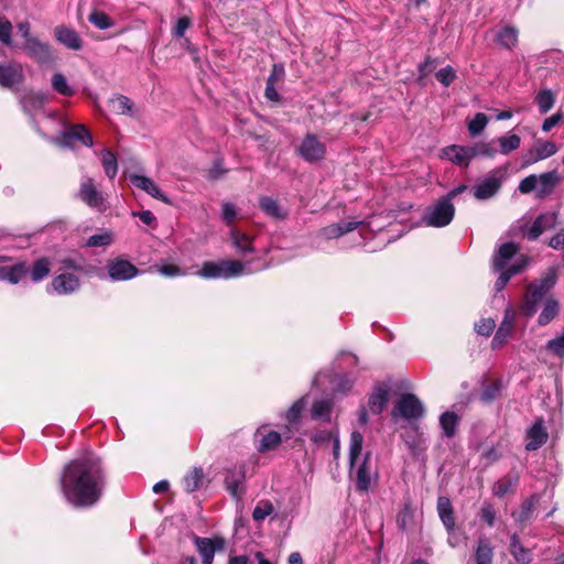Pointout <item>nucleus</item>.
<instances>
[{
	"instance_id": "72a5a7b5",
	"label": "nucleus",
	"mask_w": 564,
	"mask_h": 564,
	"mask_svg": "<svg viewBox=\"0 0 564 564\" xmlns=\"http://www.w3.org/2000/svg\"><path fill=\"white\" fill-rule=\"evenodd\" d=\"M494 560V547L490 542L480 538L475 549V562L476 564H492Z\"/></svg>"
},
{
	"instance_id": "ea45409f",
	"label": "nucleus",
	"mask_w": 564,
	"mask_h": 564,
	"mask_svg": "<svg viewBox=\"0 0 564 564\" xmlns=\"http://www.w3.org/2000/svg\"><path fill=\"white\" fill-rule=\"evenodd\" d=\"M339 435L338 426L335 425L330 430H315L311 433V441L317 446L328 445L336 436Z\"/></svg>"
},
{
	"instance_id": "423d86ee",
	"label": "nucleus",
	"mask_w": 564,
	"mask_h": 564,
	"mask_svg": "<svg viewBox=\"0 0 564 564\" xmlns=\"http://www.w3.org/2000/svg\"><path fill=\"white\" fill-rule=\"evenodd\" d=\"M505 171L501 167L490 171L474 187V196L478 200H487L494 197L501 188Z\"/></svg>"
},
{
	"instance_id": "c756f323",
	"label": "nucleus",
	"mask_w": 564,
	"mask_h": 564,
	"mask_svg": "<svg viewBox=\"0 0 564 564\" xmlns=\"http://www.w3.org/2000/svg\"><path fill=\"white\" fill-rule=\"evenodd\" d=\"M560 313V303L553 297L549 296L545 299L543 308L538 317V324L540 326L549 325Z\"/></svg>"
},
{
	"instance_id": "f03ea898",
	"label": "nucleus",
	"mask_w": 564,
	"mask_h": 564,
	"mask_svg": "<svg viewBox=\"0 0 564 564\" xmlns=\"http://www.w3.org/2000/svg\"><path fill=\"white\" fill-rule=\"evenodd\" d=\"M364 436L358 431H352L349 442V464L350 470L356 476V488L359 491H368L372 480L376 478V471L371 465V454L367 452L362 455Z\"/></svg>"
},
{
	"instance_id": "cd10ccee",
	"label": "nucleus",
	"mask_w": 564,
	"mask_h": 564,
	"mask_svg": "<svg viewBox=\"0 0 564 564\" xmlns=\"http://www.w3.org/2000/svg\"><path fill=\"white\" fill-rule=\"evenodd\" d=\"M437 512L447 532H454L455 519L452 503L447 497H440L437 499Z\"/></svg>"
},
{
	"instance_id": "7c9ffc66",
	"label": "nucleus",
	"mask_w": 564,
	"mask_h": 564,
	"mask_svg": "<svg viewBox=\"0 0 564 564\" xmlns=\"http://www.w3.org/2000/svg\"><path fill=\"white\" fill-rule=\"evenodd\" d=\"M46 102L47 96L43 93L30 91L26 93L21 99L24 111L31 115L41 110Z\"/></svg>"
},
{
	"instance_id": "37998d69",
	"label": "nucleus",
	"mask_w": 564,
	"mask_h": 564,
	"mask_svg": "<svg viewBox=\"0 0 564 564\" xmlns=\"http://www.w3.org/2000/svg\"><path fill=\"white\" fill-rule=\"evenodd\" d=\"M61 264L64 269L74 270L85 274L93 272V267L87 265L82 257H66L61 260Z\"/></svg>"
},
{
	"instance_id": "de8ad7c7",
	"label": "nucleus",
	"mask_w": 564,
	"mask_h": 564,
	"mask_svg": "<svg viewBox=\"0 0 564 564\" xmlns=\"http://www.w3.org/2000/svg\"><path fill=\"white\" fill-rule=\"evenodd\" d=\"M496 140L490 142H479L470 148L474 158L481 155L487 158H494L499 151L495 148Z\"/></svg>"
},
{
	"instance_id": "79ce46f5",
	"label": "nucleus",
	"mask_w": 564,
	"mask_h": 564,
	"mask_svg": "<svg viewBox=\"0 0 564 564\" xmlns=\"http://www.w3.org/2000/svg\"><path fill=\"white\" fill-rule=\"evenodd\" d=\"M518 476H506L501 479H499L497 482H495L492 487V492L495 496L501 498L506 496L508 492L513 490V488L518 484Z\"/></svg>"
},
{
	"instance_id": "052dcab7",
	"label": "nucleus",
	"mask_w": 564,
	"mask_h": 564,
	"mask_svg": "<svg viewBox=\"0 0 564 564\" xmlns=\"http://www.w3.org/2000/svg\"><path fill=\"white\" fill-rule=\"evenodd\" d=\"M496 327V322L492 318H482L475 324V330L481 336H490Z\"/></svg>"
},
{
	"instance_id": "680f3d73",
	"label": "nucleus",
	"mask_w": 564,
	"mask_h": 564,
	"mask_svg": "<svg viewBox=\"0 0 564 564\" xmlns=\"http://www.w3.org/2000/svg\"><path fill=\"white\" fill-rule=\"evenodd\" d=\"M538 187V175L531 174L524 177L519 184V191L522 194H529L532 191H536Z\"/></svg>"
},
{
	"instance_id": "20e7f679",
	"label": "nucleus",
	"mask_w": 564,
	"mask_h": 564,
	"mask_svg": "<svg viewBox=\"0 0 564 564\" xmlns=\"http://www.w3.org/2000/svg\"><path fill=\"white\" fill-rule=\"evenodd\" d=\"M249 262L238 260L206 261L202 264L198 275L204 279H231L253 271L248 268Z\"/></svg>"
},
{
	"instance_id": "c85d7f7f",
	"label": "nucleus",
	"mask_w": 564,
	"mask_h": 564,
	"mask_svg": "<svg viewBox=\"0 0 564 564\" xmlns=\"http://www.w3.org/2000/svg\"><path fill=\"white\" fill-rule=\"evenodd\" d=\"M334 408L333 400L322 399L312 404L311 417L316 421L330 422Z\"/></svg>"
},
{
	"instance_id": "49530a36",
	"label": "nucleus",
	"mask_w": 564,
	"mask_h": 564,
	"mask_svg": "<svg viewBox=\"0 0 564 564\" xmlns=\"http://www.w3.org/2000/svg\"><path fill=\"white\" fill-rule=\"evenodd\" d=\"M101 163L106 175L113 178L118 172V164L116 155L109 150L101 151Z\"/></svg>"
},
{
	"instance_id": "473e14b6",
	"label": "nucleus",
	"mask_w": 564,
	"mask_h": 564,
	"mask_svg": "<svg viewBox=\"0 0 564 564\" xmlns=\"http://www.w3.org/2000/svg\"><path fill=\"white\" fill-rule=\"evenodd\" d=\"M510 553L518 564H529L532 561V553L530 549L524 547L517 534L510 539Z\"/></svg>"
},
{
	"instance_id": "b1692460",
	"label": "nucleus",
	"mask_w": 564,
	"mask_h": 564,
	"mask_svg": "<svg viewBox=\"0 0 564 564\" xmlns=\"http://www.w3.org/2000/svg\"><path fill=\"white\" fill-rule=\"evenodd\" d=\"M245 480V469L242 466L229 469L225 477L226 489L230 495L239 499L241 496L240 486Z\"/></svg>"
},
{
	"instance_id": "3c124183",
	"label": "nucleus",
	"mask_w": 564,
	"mask_h": 564,
	"mask_svg": "<svg viewBox=\"0 0 564 564\" xmlns=\"http://www.w3.org/2000/svg\"><path fill=\"white\" fill-rule=\"evenodd\" d=\"M535 101L538 104L539 110L541 113H546L555 102L554 95L551 90H542L535 97Z\"/></svg>"
},
{
	"instance_id": "aec40b11",
	"label": "nucleus",
	"mask_w": 564,
	"mask_h": 564,
	"mask_svg": "<svg viewBox=\"0 0 564 564\" xmlns=\"http://www.w3.org/2000/svg\"><path fill=\"white\" fill-rule=\"evenodd\" d=\"M556 219L557 215L555 213H546L538 216L527 231L528 239H538L542 232L553 228L556 225Z\"/></svg>"
},
{
	"instance_id": "c9c22d12",
	"label": "nucleus",
	"mask_w": 564,
	"mask_h": 564,
	"mask_svg": "<svg viewBox=\"0 0 564 564\" xmlns=\"http://www.w3.org/2000/svg\"><path fill=\"white\" fill-rule=\"evenodd\" d=\"M230 237H231L232 245L237 248V250L241 254H246L248 252L253 251L252 240L245 232H242L236 228H232L230 230Z\"/></svg>"
},
{
	"instance_id": "13d9d810",
	"label": "nucleus",
	"mask_w": 564,
	"mask_h": 564,
	"mask_svg": "<svg viewBox=\"0 0 564 564\" xmlns=\"http://www.w3.org/2000/svg\"><path fill=\"white\" fill-rule=\"evenodd\" d=\"M535 151L538 154V159L543 160V159H547V158L552 156L553 154H555L557 151V147L555 145V143H553L551 141H544L536 145Z\"/></svg>"
},
{
	"instance_id": "0eeeda50",
	"label": "nucleus",
	"mask_w": 564,
	"mask_h": 564,
	"mask_svg": "<svg viewBox=\"0 0 564 564\" xmlns=\"http://www.w3.org/2000/svg\"><path fill=\"white\" fill-rule=\"evenodd\" d=\"M424 414V405L412 393L402 394L395 402L392 411L394 419L402 417L404 420H417Z\"/></svg>"
},
{
	"instance_id": "5fc2aeb1",
	"label": "nucleus",
	"mask_w": 564,
	"mask_h": 564,
	"mask_svg": "<svg viewBox=\"0 0 564 564\" xmlns=\"http://www.w3.org/2000/svg\"><path fill=\"white\" fill-rule=\"evenodd\" d=\"M113 240V236L110 231H102L96 235H93L87 240L88 247H107Z\"/></svg>"
},
{
	"instance_id": "603ef678",
	"label": "nucleus",
	"mask_w": 564,
	"mask_h": 564,
	"mask_svg": "<svg viewBox=\"0 0 564 564\" xmlns=\"http://www.w3.org/2000/svg\"><path fill=\"white\" fill-rule=\"evenodd\" d=\"M307 404V401H306V398L303 397V398H300L299 400H296L291 406L290 409L286 411V414H285V417L288 420V422L290 423H295L299 421L303 410L305 409Z\"/></svg>"
},
{
	"instance_id": "1a4fd4ad",
	"label": "nucleus",
	"mask_w": 564,
	"mask_h": 564,
	"mask_svg": "<svg viewBox=\"0 0 564 564\" xmlns=\"http://www.w3.org/2000/svg\"><path fill=\"white\" fill-rule=\"evenodd\" d=\"M516 318L517 312L511 306H508L505 310L503 318L492 338V349H499L507 343V340L513 333Z\"/></svg>"
},
{
	"instance_id": "4d7b16f0",
	"label": "nucleus",
	"mask_w": 564,
	"mask_h": 564,
	"mask_svg": "<svg viewBox=\"0 0 564 564\" xmlns=\"http://www.w3.org/2000/svg\"><path fill=\"white\" fill-rule=\"evenodd\" d=\"M273 512V506L269 501L259 502L252 512V518L256 521H262Z\"/></svg>"
},
{
	"instance_id": "a19ab883",
	"label": "nucleus",
	"mask_w": 564,
	"mask_h": 564,
	"mask_svg": "<svg viewBox=\"0 0 564 564\" xmlns=\"http://www.w3.org/2000/svg\"><path fill=\"white\" fill-rule=\"evenodd\" d=\"M458 421V415L451 411L444 412L441 415L440 425L445 436L453 437L455 435Z\"/></svg>"
},
{
	"instance_id": "2f4dec72",
	"label": "nucleus",
	"mask_w": 564,
	"mask_h": 564,
	"mask_svg": "<svg viewBox=\"0 0 564 564\" xmlns=\"http://www.w3.org/2000/svg\"><path fill=\"white\" fill-rule=\"evenodd\" d=\"M495 40L505 48H512L518 44V30L510 25H505L495 34Z\"/></svg>"
},
{
	"instance_id": "a211bd4d",
	"label": "nucleus",
	"mask_w": 564,
	"mask_h": 564,
	"mask_svg": "<svg viewBox=\"0 0 564 564\" xmlns=\"http://www.w3.org/2000/svg\"><path fill=\"white\" fill-rule=\"evenodd\" d=\"M75 140L82 142L86 147L93 145V138L90 133L82 124H75L68 131H65L61 140L57 142L63 147H68Z\"/></svg>"
},
{
	"instance_id": "7ed1b4c3",
	"label": "nucleus",
	"mask_w": 564,
	"mask_h": 564,
	"mask_svg": "<svg viewBox=\"0 0 564 564\" xmlns=\"http://www.w3.org/2000/svg\"><path fill=\"white\" fill-rule=\"evenodd\" d=\"M557 281V271L555 268H549L540 279L531 282L524 294L521 310L527 317L533 316L540 303L546 297Z\"/></svg>"
},
{
	"instance_id": "4c0bfd02",
	"label": "nucleus",
	"mask_w": 564,
	"mask_h": 564,
	"mask_svg": "<svg viewBox=\"0 0 564 564\" xmlns=\"http://www.w3.org/2000/svg\"><path fill=\"white\" fill-rule=\"evenodd\" d=\"M257 434L261 436L259 445L260 452L275 449L282 442L281 434L275 431H269L268 433H263V431L260 429L258 430Z\"/></svg>"
},
{
	"instance_id": "09e8293b",
	"label": "nucleus",
	"mask_w": 564,
	"mask_h": 564,
	"mask_svg": "<svg viewBox=\"0 0 564 564\" xmlns=\"http://www.w3.org/2000/svg\"><path fill=\"white\" fill-rule=\"evenodd\" d=\"M488 124V117L484 112H478L468 121L467 129L471 137L479 135Z\"/></svg>"
},
{
	"instance_id": "0e129e2a",
	"label": "nucleus",
	"mask_w": 564,
	"mask_h": 564,
	"mask_svg": "<svg viewBox=\"0 0 564 564\" xmlns=\"http://www.w3.org/2000/svg\"><path fill=\"white\" fill-rule=\"evenodd\" d=\"M12 24L8 20H3L0 18V42L4 45H11Z\"/></svg>"
},
{
	"instance_id": "c03bdc74",
	"label": "nucleus",
	"mask_w": 564,
	"mask_h": 564,
	"mask_svg": "<svg viewBox=\"0 0 564 564\" xmlns=\"http://www.w3.org/2000/svg\"><path fill=\"white\" fill-rule=\"evenodd\" d=\"M496 142L499 144V152L501 154H509L520 147L521 139L517 134H506L499 137Z\"/></svg>"
},
{
	"instance_id": "f3484780",
	"label": "nucleus",
	"mask_w": 564,
	"mask_h": 564,
	"mask_svg": "<svg viewBox=\"0 0 564 564\" xmlns=\"http://www.w3.org/2000/svg\"><path fill=\"white\" fill-rule=\"evenodd\" d=\"M195 545L202 556L203 564H212L217 549H223L224 541L221 539L195 538Z\"/></svg>"
},
{
	"instance_id": "6e6d98bb",
	"label": "nucleus",
	"mask_w": 564,
	"mask_h": 564,
	"mask_svg": "<svg viewBox=\"0 0 564 564\" xmlns=\"http://www.w3.org/2000/svg\"><path fill=\"white\" fill-rule=\"evenodd\" d=\"M89 21L99 30H106L112 25L109 17L101 11H94L89 15Z\"/></svg>"
},
{
	"instance_id": "338daca9",
	"label": "nucleus",
	"mask_w": 564,
	"mask_h": 564,
	"mask_svg": "<svg viewBox=\"0 0 564 564\" xmlns=\"http://www.w3.org/2000/svg\"><path fill=\"white\" fill-rule=\"evenodd\" d=\"M158 272L164 276L173 278L178 275H184L185 273L181 270L180 267L175 264H163L158 267Z\"/></svg>"
},
{
	"instance_id": "a878e982",
	"label": "nucleus",
	"mask_w": 564,
	"mask_h": 564,
	"mask_svg": "<svg viewBox=\"0 0 564 564\" xmlns=\"http://www.w3.org/2000/svg\"><path fill=\"white\" fill-rule=\"evenodd\" d=\"M560 176L556 171L542 173L538 176L536 196L543 198L550 195L560 183Z\"/></svg>"
},
{
	"instance_id": "dca6fc26",
	"label": "nucleus",
	"mask_w": 564,
	"mask_h": 564,
	"mask_svg": "<svg viewBox=\"0 0 564 564\" xmlns=\"http://www.w3.org/2000/svg\"><path fill=\"white\" fill-rule=\"evenodd\" d=\"M442 158L462 167H467L470 160L474 159L469 147L456 144L443 149Z\"/></svg>"
},
{
	"instance_id": "393cba45",
	"label": "nucleus",
	"mask_w": 564,
	"mask_h": 564,
	"mask_svg": "<svg viewBox=\"0 0 564 564\" xmlns=\"http://www.w3.org/2000/svg\"><path fill=\"white\" fill-rule=\"evenodd\" d=\"M360 221H340L324 227L319 231V236L325 239H336L347 232H350L359 226Z\"/></svg>"
},
{
	"instance_id": "e2e57ef3",
	"label": "nucleus",
	"mask_w": 564,
	"mask_h": 564,
	"mask_svg": "<svg viewBox=\"0 0 564 564\" xmlns=\"http://www.w3.org/2000/svg\"><path fill=\"white\" fill-rule=\"evenodd\" d=\"M285 77V69L283 64H274L272 67V70L267 79V83L270 85H276L284 80Z\"/></svg>"
},
{
	"instance_id": "9b49d317",
	"label": "nucleus",
	"mask_w": 564,
	"mask_h": 564,
	"mask_svg": "<svg viewBox=\"0 0 564 564\" xmlns=\"http://www.w3.org/2000/svg\"><path fill=\"white\" fill-rule=\"evenodd\" d=\"M78 196L91 208L101 209L104 206L105 197L102 193L97 189L90 177H84L82 180Z\"/></svg>"
},
{
	"instance_id": "a18cd8bd",
	"label": "nucleus",
	"mask_w": 564,
	"mask_h": 564,
	"mask_svg": "<svg viewBox=\"0 0 564 564\" xmlns=\"http://www.w3.org/2000/svg\"><path fill=\"white\" fill-rule=\"evenodd\" d=\"M51 271V263L46 258H40L34 261L30 271L31 279L34 282H39L46 278Z\"/></svg>"
},
{
	"instance_id": "5701e85b",
	"label": "nucleus",
	"mask_w": 564,
	"mask_h": 564,
	"mask_svg": "<svg viewBox=\"0 0 564 564\" xmlns=\"http://www.w3.org/2000/svg\"><path fill=\"white\" fill-rule=\"evenodd\" d=\"M389 401V388L386 383L377 384L369 395L368 405L373 414H380Z\"/></svg>"
},
{
	"instance_id": "f257e3e1",
	"label": "nucleus",
	"mask_w": 564,
	"mask_h": 564,
	"mask_svg": "<svg viewBox=\"0 0 564 564\" xmlns=\"http://www.w3.org/2000/svg\"><path fill=\"white\" fill-rule=\"evenodd\" d=\"M63 496L76 508L94 506L105 487V473L98 457L85 454L70 460L59 478Z\"/></svg>"
},
{
	"instance_id": "4468645a",
	"label": "nucleus",
	"mask_w": 564,
	"mask_h": 564,
	"mask_svg": "<svg viewBox=\"0 0 564 564\" xmlns=\"http://www.w3.org/2000/svg\"><path fill=\"white\" fill-rule=\"evenodd\" d=\"M80 280L73 273H61L51 281V289L58 295L73 294L80 289Z\"/></svg>"
},
{
	"instance_id": "864d4df0",
	"label": "nucleus",
	"mask_w": 564,
	"mask_h": 564,
	"mask_svg": "<svg viewBox=\"0 0 564 564\" xmlns=\"http://www.w3.org/2000/svg\"><path fill=\"white\" fill-rule=\"evenodd\" d=\"M113 110L121 115L131 113L133 102L126 96L119 95L111 99Z\"/></svg>"
},
{
	"instance_id": "39448f33",
	"label": "nucleus",
	"mask_w": 564,
	"mask_h": 564,
	"mask_svg": "<svg viewBox=\"0 0 564 564\" xmlns=\"http://www.w3.org/2000/svg\"><path fill=\"white\" fill-rule=\"evenodd\" d=\"M454 215V204L447 198L441 197L425 209L422 221L429 227L441 228L451 224Z\"/></svg>"
},
{
	"instance_id": "4be33fe9",
	"label": "nucleus",
	"mask_w": 564,
	"mask_h": 564,
	"mask_svg": "<svg viewBox=\"0 0 564 564\" xmlns=\"http://www.w3.org/2000/svg\"><path fill=\"white\" fill-rule=\"evenodd\" d=\"M528 265V258L525 256L519 257L510 267L506 270H501L499 278L495 283V289L497 292H500L505 289L509 280L516 275L521 273Z\"/></svg>"
},
{
	"instance_id": "9d476101",
	"label": "nucleus",
	"mask_w": 564,
	"mask_h": 564,
	"mask_svg": "<svg viewBox=\"0 0 564 564\" xmlns=\"http://www.w3.org/2000/svg\"><path fill=\"white\" fill-rule=\"evenodd\" d=\"M107 274L112 281H127L137 276L139 274V270L130 261L116 258L108 261Z\"/></svg>"
},
{
	"instance_id": "412c9836",
	"label": "nucleus",
	"mask_w": 564,
	"mask_h": 564,
	"mask_svg": "<svg viewBox=\"0 0 564 564\" xmlns=\"http://www.w3.org/2000/svg\"><path fill=\"white\" fill-rule=\"evenodd\" d=\"M519 248L513 242L502 243L492 257V269L495 271L506 270L508 262L518 253Z\"/></svg>"
},
{
	"instance_id": "6e6552de",
	"label": "nucleus",
	"mask_w": 564,
	"mask_h": 564,
	"mask_svg": "<svg viewBox=\"0 0 564 564\" xmlns=\"http://www.w3.org/2000/svg\"><path fill=\"white\" fill-rule=\"evenodd\" d=\"M299 155L308 163L323 160L326 154V147L313 133H308L297 148Z\"/></svg>"
},
{
	"instance_id": "f704fd0d",
	"label": "nucleus",
	"mask_w": 564,
	"mask_h": 564,
	"mask_svg": "<svg viewBox=\"0 0 564 564\" xmlns=\"http://www.w3.org/2000/svg\"><path fill=\"white\" fill-rule=\"evenodd\" d=\"M260 208L263 213L274 219H283L286 216L285 210L280 206L276 199L262 196L259 200Z\"/></svg>"
},
{
	"instance_id": "69168bd1",
	"label": "nucleus",
	"mask_w": 564,
	"mask_h": 564,
	"mask_svg": "<svg viewBox=\"0 0 564 564\" xmlns=\"http://www.w3.org/2000/svg\"><path fill=\"white\" fill-rule=\"evenodd\" d=\"M480 517L489 527H492L496 519V510L492 505L484 503L480 509Z\"/></svg>"
},
{
	"instance_id": "bf43d9fd",
	"label": "nucleus",
	"mask_w": 564,
	"mask_h": 564,
	"mask_svg": "<svg viewBox=\"0 0 564 564\" xmlns=\"http://www.w3.org/2000/svg\"><path fill=\"white\" fill-rule=\"evenodd\" d=\"M436 79L444 86L448 87L456 78V72L452 66L441 68L435 74Z\"/></svg>"
},
{
	"instance_id": "2eb2a0df",
	"label": "nucleus",
	"mask_w": 564,
	"mask_h": 564,
	"mask_svg": "<svg viewBox=\"0 0 564 564\" xmlns=\"http://www.w3.org/2000/svg\"><path fill=\"white\" fill-rule=\"evenodd\" d=\"M130 182L139 189L145 192L153 198H156L165 204H171V200L164 195L159 186L149 177L139 174H130Z\"/></svg>"
},
{
	"instance_id": "e433bc0d",
	"label": "nucleus",
	"mask_w": 564,
	"mask_h": 564,
	"mask_svg": "<svg viewBox=\"0 0 564 564\" xmlns=\"http://www.w3.org/2000/svg\"><path fill=\"white\" fill-rule=\"evenodd\" d=\"M28 269L24 263L0 269V278L11 284H17L25 275Z\"/></svg>"
},
{
	"instance_id": "bb28decb",
	"label": "nucleus",
	"mask_w": 564,
	"mask_h": 564,
	"mask_svg": "<svg viewBox=\"0 0 564 564\" xmlns=\"http://www.w3.org/2000/svg\"><path fill=\"white\" fill-rule=\"evenodd\" d=\"M55 36L56 40L64 44L66 47L70 50H79L82 48V40L78 33L67 26H57L55 28Z\"/></svg>"
},
{
	"instance_id": "58836bf2",
	"label": "nucleus",
	"mask_w": 564,
	"mask_h": 564,
	"mask_svg": "<svg viewBox=\"0 0 564 564\" xmlns=\"http://www.w3.org/2000/svg\"><path fill=\"white\" fill-rule=\"evenodd\" d=\"M203 482H204L203 469L196 468V467L193 468L192 470H189L183 479L184 488L187 492L196 491L198 488H200Z\"/></svg>"
},
{
	"instance_id": "6ab92c4d",
	"label": "nucleus",
	"mask_w": 564,
	"mask_h": 564,
	"mask_svg": "<svg viewBox=\"0 0 564 564\" xmlns=\"http://www.w3.org/2000/svg\"><path fill=\"white\" fill-rule=\"evenodd\" d=\"M549 434L544 426L542 419L538 420L527 432L528 443L525 448L528 451H535L546 443Z\"/></svg>"
},
{
	"instance_id": "774afa93",
	"label": "nucleus",
	"mask_w": 564,
	"mask_h": 564,
	"mask_svg": "<svg viewBox=\"0 0 564 564\" xmlns=\"http://www.w3.org/2000/svg\"><path fill=\"white\" fill-rule=\"evenodd\" d=\"M223 219L227 225H231L236 217H237V210L234 204L231 203H224L223 204Z\"/></svg>"
},
{
	"instance_id": "f8f14e48",
	"label": "nucleus",
	"mask_w": 564,
	"mask_h": 564,
	"mask_svg": "<svg viewBox=\"0 0 564 564\" xmlns=\"http://www.w3.org/2000/svg\"><path fill=\"white\" fill-rule=\"evenodd\" d=\"M24 79L23 67L17 62L0 63V86L11 88Z\"/></svg>"
},
{
	"instance_id": "ddd939ff",
	"label": "nucleus",
	"mask_w": 564,
	"mask_h": 564,
	"mask_svg": "<svg viewBox=\"0 0 564 564\" xmlns=\"http://www.w3.org/2000/svg\"><path fill=\"white\" fill-rule=\"evenodd\" d=\"M23 48L32 59L41 65L50 64L53 61L50 45L37 37L24 42Z\"/></svg>"
},
{
	"instance_id": "8fccbe9b",
	"label": "nucleus",
	"mask_w": 564,
	"mask_h": 564,
	"mask_svg": "<svg viewBox=\"0 0 564 564\" xmlns=\"http://www.w3.org/2000/svg\"><path fill=\"white\" fill-rule=\"evenodd\" d=\"M52 87L56 93L64 96H72L75 93L74 88L69 86L67 78L61 73L53 75Z\"/></svg>"
}]
</instances>
